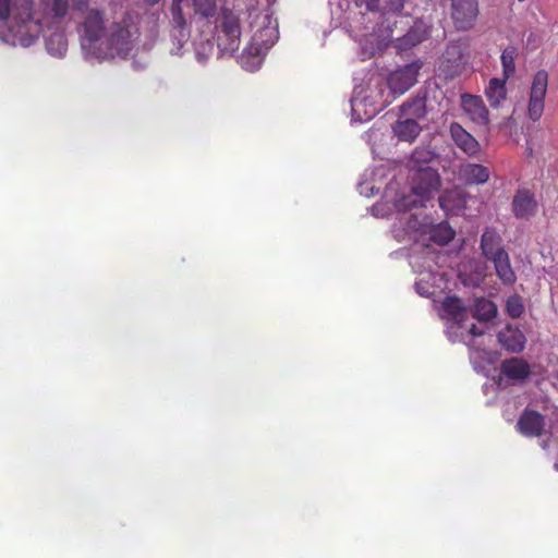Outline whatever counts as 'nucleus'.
<instances>
[{
    "label": "nucleus",
    "mask_w": 558,
    "mask_h": 558,
    "mask_svg": "<svg viewBox=\"0 0 558 558\" xmlns=\"http://www.w3.org/2000/svg\"><path fill=\"white\" fill-rule=\"evenodd\" d=\"M469 333L472 337H481L485 333V329L477 327L475 324H472L469 329Z\"/></svg>",
    "instance_id": "obj_43"
},
{
    "label": "nucleus",
    "mask_w": 558,
    "mask_h": 558,
    "mask_svg": "<svg viewBox=\"0 0 558 558\" xmlns=\"http://www.w3.org/2000/svg\"><path fill=\"white\" fill-rule=\"evenodd\" d=\"M69 0H39L38 8L33 10V0H0V22L7 23L12 16L8 29L0 31V41L12 47L33 46L47 17L56 22L68 13Z\"/></svg>",
    "instance_id": "obj_1"
},
{
    "label": "nucleus",
    "mask_w": 558,
    "mask_h": 558,
    "mask_svg": "<svg viewBox=\"0 0 558 558\" xmlns=\"http://www.w3.org/2000/svg\"><path fill=\"white\" fill-rule=\"evenodd\" d=\"M368 11L378 12L383 16H396L401 13L407 0H364Z\"/></svg>",
    "instance_id": "obj_29"
},
{
    "label": "nucleus",
    "mask_w": 558,
    "mask_h": 558,
    "mask_svg": "<svg viewBox=\"0 0 558 558\" xmlns=\"http://www.w3.org/2000/svg\"><path fill=\"white\" fill-rule=\"evenodd\" d=\"M401 117L422 119L426 116V96L417 94L400 106Z\"/></svg>",
    "instance_id": "obj_31"
},
{
    "label": "nucleus",
    "mask_w": 558,
    "mask_h": 558,
    "mask_svg": "<svg viewBox=\"0 0 558 558\" xmlns=\"http://www.w3.org/2000/svg\"><path fill=\"white\" fill-rule=\"evenodd\" d=\"M393 134L398 140L412 143L420 135L422 128L416 120L401 117L392 126Z\"/></svg>",
    "instance_id": "obj_25"
},
{
    "label": "nucleus",
    "mask_w": 558,
    "mask_h": 558,
    "mask_svg": "<svg viewBox=\"0 0 558 558\" xmlns=\"http://www.w3.org/2000/svg\"><path fill=\"white\" fill-rule=\"evenodd\" d=\"M279 38L278 25H271L268 21L267 25L260 27L253 36L248 44V51L257 54H266L267 51L276 44Z\"/></svg>",
    "instance_id": "obj_14"
},
{
    "label": "nucleus",
    "mask_w": 558,
    "mask_h": 558,
    "mask_svg": "<svg viewBox=\"0 0 558 558\" xmlns=\"http://www.w3.org/2000/svg\"><path fill=\"white\" fill-rule=\"evenodd\" d=\"M214 51V41L210 39L195 43V57L201 64H205Z\"/></svg>",
    "instance_id": "obj_39"
},
{
    "label": "nucleus",
    "mask_w": 558,
    "mask_h": 558,
    "mask_svg": "<svg viewBox=\"0 0 558 558\" xmlns=\"http://www.w3.org/2000/svg\"><path fill=\"white\" fill-rule=\"evenodd\" d=\"M440 185V175L435 168L420 169L412 172L410 177V186L423 199L430 201L434 194L438 192Z\"/></svg>",
    "instance_id": "obj_9"
},
{
    "label": "nucleus",
    "mask_w": 558,
    "mask_h": 558,
    "mask_svg": "<svg viewBox=\"0 0 558 558\" xmlns=\"http://www.w3.org/2000/svg\"><path fill=\"white\" fill-rule=\"evenodd\" d=\"M65 15L66 13L60 16L56 22L47 17L39 32V35L41 33L44 34L47 52L58 59L64 58L68 51V39L64 32L60 28L61 20Z\"/></svg>",
    "instance_id": "obj_6"
},
{
    "label": "nucleus",
    "mask_w": 558,
    "mask_h": 558,
    "mask_svg": "<svg viewBox=\"0 0 558 558\" xmlns=\"http://www.w3.org/2000/svg\"><path fill=\"white\" fill-rule=\"evenodd\" d=\"M478 15L477 0H451V17L460 31L473 27Z\"/></svg>",
    "instance_id": "obj_10"
},
{
    "label": "nucleus",
    "mask_w": 558,
    "mask_h": 558,
    "mask_svg": "<svg viewBox=\"0 0 558 558\" xmlns=\"http://www.w3.org/2000/svg\"><path fill=\"white\" fill-rule=\"evenodd\" d=\"M518 54V50L514 46L506 47L500 56V61L502 65V76L505 78H509L515 72L514 60Z\"/></svg>",
    "instance_id": "obj_34"
},
{
    "label": "nucleus",
    "mask_w": 558,
    "mask_h": 558,
    "mask_svg": "<svg viewBox=\"0 0 558 558\" xmlns=\"http://www.w3.org/2000/svg\"><path fill=\"white\" fill-rule=\"evenodd\" d=\"M400 229L409 235L410 239L417 240L420 236H425L429 218L426 216L410 215L399 220Z\"/></svg>",
    "instance_id": "obj_23"
},
{
    "label": "nucleus",
    "mask_w": 558,
    "mask_h": 558,
    "mask_svg": "<svg viewBox=\"0 0 558 558\" xmlns=\"http://www.w3.org/2000/svg\"><path fill=\"white\" fill-rule=\"evenodd\" d=\"M456 235L454 230L447 222L433 223L429 220L425 236L439 245L448 244Z\"/></svg>",
    "instance_id": "obj_30"
},
{
    "label": "nucleus",
    "mask_w": 558,
    "mask_h": 558,
    "mask_svg": "<svg viewBox=\"0 0 558 558\" xmlns=\"http://www.w3.org/2000/svg\"><path fill=\"white\" fill-rule=\"evenodd\" d=\"M414 289L418 295L424 298H430L435 294L434 287L425 279L415 281Z\"/></svg>",
    "instance_id": "obj_40"
},
{
    "label": "nucleus",
    "mask_w": 558,
    "mask_h": 558,
    "mask_svg": "<svg viewBox=\"0 0 558 558\" xmlns=\"http://www.w3.org/2000/svg\"><path fill=\"white\" fill-rule=\"evenodd\" d=\"M265 54H257L248 51V45L244 48L242 54L240 56V64L241 66L248 71L255 72L260 69Z\"/></svg>",
    "instance_id": "obj_35"
},
{
    "label": "nucleus",
    "mask_w": 558,
    "mask_h": 558,
    "mask_svg": "<svg viewBox=\"0 0 558 558\" xmlns=\"http://www.w3.org/2000/svg\"><path fill=\"white\" fill-rule=\"evenodd\" d=\"M357 189L360 194L365 197H372L379 192V189H375L374 185H371L367 182H360L357 184Z\"/></svg>",
    "instance_id": "obj_42"
},
{
    "label": "nucleus",
    "mask_w": 558,
    "mask_h": 558,
    "mask_svg": "<svg viewBox=\"0 0 558 558\" xmlns=\"http://www.w3.org/2000/svg\"><path fill=\"white\" fill-rule=\"evenodd\" d=\"M421 68L422 61L416 60L392 71L387 78L390 92L402 95L409 90L416 83Z\"/></svg>",
    "instance_id": "obj_8"
},
{
    "label": "nucleus",
    "mask_w": 558,
    "mask_h": 558,
    "mask_svg": "<svg viewBox=\"0 0 558 558\" xmlns=\"http://www.w3.org/2000/svg\"><path fill=\"white\" fill-rule=\"evenodd\" d=\"M449 133L454 145L469 158H477L482 151L480 142L458 122L449 125Z\"/></svg>",
    "instance_id": "obj_12"
},
{
    "label": "nucleus",
    "mask_w": 558,
    "mask_h": 558,
    "mask_svg": "<svg viewBox=\"0 0 558 558\" xmlns=\"http://www.w3.org/2000/svg\"><path fill=\"white\" fill-rule=\"evenodd\" d=\"M184 5H187L186 0H172L169 7L170 25L171 27H178L181 29V34H179L181 38H186L189 36L190 27L183 10Z\"/></svg>",
    "instance_id": "obj_26"
},
{
    "label": "nucleus",
    "mask_w": 558,
    "mask_h": 558,
    "mask_svg": "<svg viewBox=\"0 0 558 558\" xmlns=\"http://www.w3.org/2000/svg\"><path fill=\"white\" fill-rule=\"evenodd\" d=\"M524 303L520 295H510L506 301V312L512 318H519L524 313Z\"/></svg>",
    "instance_id": "obj_38"
},
{
    "label": "nucleus",
    "mask_w": 558,
    "mask_h": 558,
    "mask_svg": "<svg viewBox=\"0 0 558 558\" xmlns=\"http://www.w3.org/2000/svg\"><path fill=\"white\" fill-rule=\"evenodd\" d=\"M556 470H558V463L555 464Z\"/></svg>",
    "instance_id": "obj_46"
},
{
    "label": "nucleus",
    "mask_w": 558,
    "mask_h": 558,
    "mask_svg": "<svg viewBox=\"0 0 558 558\" xmlns=\"http://www.w3.org/2000/svg\"><path fill=\"white\" fill-rule=\"evenodd\" d=\"M490 177L487 167L480 163L465 162L459 167V178L469 185L485 184Z\"/></svg>",
    "instance_id": "obj_20"
},
{
    "label": "nucleus",
    "mask_w": 558,
    "mask_h": 558,
    "mask_svg": "<svg viewBox=\"0 0 558 558\" xmlns=\"http://www.w3.org/2000/svg\"><path fill=\"white\" fill-rule=\"evenodd\" d=\"M427 37V29L424 23L415 22L408 32L395 39V48L399 53L418 45Z\"/></svg>",
    "instance_id": "obj_18"
},
{
    "label": "nucleus",
    "mask_w": 558,
    "mask_h": 558,
    "mask_svg": "<svg viewBox=\"0 0 558 558\" xmlns=\"http://www.w3.org/2000/svg\"><path fill=\"white\" fill-rule=\"evenodd\" d=\"M480 248L482 251V255L488 260L499 252H506L502 246V238L498 233V231L493 227H486L482 233Z\"/></svg>",
    "instance_id": "obj_21"
},
{
    "label": "nucleus",
    "mask_w": 558,
    "mask_h": 558,
    "mask_svg": "<svg viewBox=\"0 0 558 558\" xmlns=\"http://www.w3.org/2000/svg\"><path fill=\"white\" fill-rule=\"evenodd\" d=\"M160 0H144L145 3L149 4V5H155L159 2Z\"/></svg>",
    "instance_id": "obj_44"
},
{
    "label": "nucleus",
    "mask_w": 558,
    "mask_h": 558,
    "mask_svg": "<svg viewBox=\"0 0 558 558\" xmlns=\"http://www.w3.org/2000/svg\"><path fill=\"white\" fill-rule=\"evenodd\" d=\"M181 29L178 27H171L170 29V41L172 44V48L170 49V53L172 56H182L183 54V47L189 41L191 37V31L189 29V36L186 38H181L179 34Z\"/></svg>",
    "instance_id": "obj_37"
},
{
    "label": "nucleus",
    "mask_w": 558,
    "mask_h": 558,
    "mask_svg": "<svg viewBox=\"0 0 558 558\" xmlns=\"http://www.w3.org/2000/svg\"><path fill=\"white\" fill-rule=\"evenodd\" d=\"M107 31L108 26L106 25L105 11L85 3L84 8L81 9L77 34L81 48L86 59H97Z\"/></svg>",
    "instance_id": "obj_3"
},
{
    "label": "nucleus",
    "mask_w": 558,
    "mask_h": 558,
    "mask_svg": "<svg viewBox=\"0 0 558 558\" xmlns=\"http://www.w3.org/2000/svg\"><path fill=\"white\" fill-rule=\"evenodd\" d=\"M547 87L548 73L545 70H538L532 80L527 104V117L533 122L538 121L544 112Z\"/></svg>",
    "instance_id": "obj_7"
},
{
    "label": "nucleus",
    "mask_w": 558,
    "mask_h": 558,
    "mask_svg": "<svg viewBox=\"0 0 558 558\" xmlns=\"http://www.w3.org/2000/svg\"><path fill=\"white\" fill-rule=\"evenodd\" d=\"M500 373L510 380L523 381L530 377L531 367L521 357H510L501 362Z\"/></svg>",
    "instance_id": "obj_19"
},
{
    "label": "nucleus",
    "mask_w": 558,
    "mask_h": 558,
    "mask_svg": "<svg viewBox=\"0 0 558 558\" xmlns=\"http://www.w3.org/2000/svg\"><path fill=\"white\" fill-rule=\"evenodd\" d=\"M494 264L497 277L505 286H512L517 276L512 269L508 252H499L497 256L489 259Z\"/></svg>",
    "instance_id": "obj_24"
},
{
    "label": "nucleus",
    "mask_w": 558,
    "mask_h": 558,
    "mask_svg": "<svg viewBox=\"0 0 558 558\" xmlns=\"http://www.w3.org/2000/svg\"><path fill=\"white\" fill-rule=\"evenodd\" d=\"M462 108L470 119L478 125H487L489 122L488 109L480 96L464 94L461 97Z\"/></svg>",
    "instance_id": "obj_17"
},
{
    "label": "nucleus",
    "mask_w": 558,
    "mask_h": 558,
    "mask_svg": "<svg viewBox=\"0 0 558 558\" xmlns=\"http://www.w3.org/2000/svg\"><path fill=\"white\" fill-rule=\"evenodd\" d=\"M350 104L352 122L363 123L372 120L387 106L381 84L367 89L355 86Z\"/></svg>",
    "instance_id": "obj_5"
},
{
    "label": "nucleus",
    "mask_w": 558,
    "mask_h": 558,
    "mask_svg": "<svg viewBox=\"0 0 558 558\" xmlns=\"http://www.w3.org/2000/svg\"><path fill=\"white\" fill-rule=\"evenodd\" d=\"M462 327H457L454 324H446V335L450 342H464L463 333L459 332Z\"/></svg>",
    "instance_id": "obj_41"
},
{
    "label": "nucleus",
    "mask_w": 558,
    "mask_h": 558,
    "mask_svg": "<svg viewBox=\"0 0 558 558\" xmlns=\"http://www.w3.org/2000/svg\"><path fill=\"white\" fill-rule=\"evenodd\" d=\"M192 5L195 15L207 19L214 16L216 13V0H192Z\"/></svg>",
    "instance_id": "obj_36"
},
{
    "label": "nucleus",
    "mask_w": 558,
    "mask_h": 558,
    "mask_svg": "<svg viewBox=\"0 0 558 558\" xmlns=\"http://www.w3.org/2000/svg\"><path fill=\"white\" fill-rule=\"evenodd\" d=\"M386 31H387V33L389 34V36H391V37H392V35H393V28L390 26V24H388V25L386 26Z\"/></svg>",
    "instance_id": "obj_45"
},
{
    "label": "nucleus",
    "mask_w": 558,
    "mask_h": 558,
    "mask_svg": "<svg viewBox=\"0 0 558 558\" xmlns=\"http://www.w3.org/2000/svg\"><path fill=\"white\" fill-rule=\"evenodd\" d=\"M545 426L544 416L534 410H524L517 422V429L526 437H538Z\"/></svg>",
    "instance_id": "obj_16"
},
{
    "label": "nucleus",
    "mask_w": 558,
    "mask_h": 558,
    "mask_svg": "<svg viewBox=\"0 0 558 558\" xmlns=\"http://www.w3.org/2000/svg\"><path fill=\"white\" fill-rule=\"evenodd\" d=\"M508 78L493 77L489 80L485 87V96L492 108H498L500 104L507 98L506 82Z\"/></svg>",
    "instance_id": "obj_27"
},
{
    "label": "nucleus",
    "mask_w": 558,
    "mask_h": 558,
    "mask_svg": "<svg viewBox=\"0 0 558 558\" xmlns=\"http://www.w3.org/2000/svg\"><path fill=\"white\" fill-rule=\"evenodd\" d=\"M437 157L435 150L429 147H416L408 161V167L411 172L418 171L420 169L432 168L429 163Z\"/></svg>",
    "instance_id": "obj_28"
},
{
    "label": "nucleus",
    "mask_w": 558,
    "mask_h": 558,
    "mask_svg": "<svg viewBox=\"0 0 558 558\" xmlns=\"http://www.w3.org/2000/svg\"><path fill=\"white\" fill-rule=\"evenodd\" d=\"M511 210L519 220H530L538 211V203L532 191L518 189L512 197Z\"/></svg>",
    "instance_id": "obj_11"
},
{
    "label": "nucleus",
    "mask_w": 558,
    "mask_h": 558,
    "mask_svg": "<svg viewBox=\"0 0 558 558\" xmlns=\"http://www.w3.org/2000/svg\"><path fill=\"white\" fill-rule=\"evenodd\" d=\"M140 38L138 17L132 12H124L119 20L108 26V31L97 57L98 60L114 58L125 59L134 50Z\"/></svg>",
    "instance_id": "obj_2"
},
{
    "label": "nucleus",
    "mask_w": 558,
    "mask_h": 558,
    "mask_svg": "<svg viewBox=\"0 0 558 558\" xmlns=\"http://www.w3.org/2000/svg\"><path fill=\"white\" fill-rule=\"evenodd\" d=\"M438 203L440 208L448 215H456L460 210L464 209L466 198L463 192L459 189L445 190L439 198Z\"/></svg>",
    "instance_id": "obj_22"
},
{
    "label": "nucleus",
    "mask_w": 558,
    "mask_h": 558,
    "mask_svg": "<svg viewBox=\"0 0 558 558\" xmlns=\"http://www.w3.org/2000/svg\"><path fill=\"white\" fill-rule=\"evenodd\" d=\"M472 316L481 323H486L497 316V306L486 298H476L474 300Z\"/></svg>",
    "instance_id": "obj_32"
},
{
    "label": "nucleus",
    "mask_w": 558,
    "mask_h": 558,
    "mask_svg": "<svg viewBox=\"0 0 558 558\" xmlns=\"http://www.w3.org/2000/svg\"><path fill=\"white\" fill-rule=\"evenodd\" d=\"M500 345L510 353H521L525 349L526 338L523 331L511 324H507L497 333Z\"/></svg>",
    "instance_id": "obj_15"
},
{
    "label": "nucleus",
    "mask_w": 558,
    "mask_h": 558,
    "mask_svg": "<svg viewBox=\"0 0 558 558\" xmlns=\"http://www.w3.org/2000/svg\"><path fill=\"white\" fill-rule=\"evenodd\" d=\"M427 202V199H423V197L416 195L413 187L410 186V191L408 193L397 195L393 201V206L398 211L405 213L413 208L424 207Z\"/></svg>",
    "instance_id": "obj_33"
},
{
    "label": "nucleus",
    "mask_w": 558,
    "mask_h": 558,
    "mask_svg": "<svg viewBox=\"0 0 558 558\" xmlns=\"http://www.w3.org/2000/svg\"><path fill=\"white\" fill-rule=\"evenodd\" d=\"M241 36L240 15L233 10L222 8L216 25L218 57H232L239 50Z\"/></svg>",
    "instance_id": "obj_4"
},
{
    "label": "nucleus",
    "mask_w": 558,
    "mask_h": 558,
    "mask_svg": "<svg viewBox=\"0 0 558 558\" xmlns=\"http://www.w3.org/2000/svg\"><path fill=\"white\" fill-rule=\"evenodd\" d=\"M441 319L447 324H454L457 327H463L466 317V306L463 301L456 295L446 296L438 307Z\"/></svg>",
    "instance_id": "obj_13"
}]
</instances>
